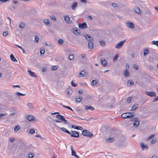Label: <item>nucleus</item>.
Returning <instances> with one entry per match:
<instances>
[{
	"label": "nucleus",
	"mask_w": 158,
	"mask_h": 158,
	"mask_svg": "<svg viewBox=\"0 0 158 158\" xmlns=\"http://www.w3.org/2000/svg\"><path fill=\"white\" fill-rule=\"evenodd\" d=\"M101 62L104 66H105L107 64L106 61L104 58H102L101 59Z\"/></svg>",
	"instance_id": "21"
},
{
	"label": "nucleus",
	"mask_w": 158,
	"mask_h": 158,
	"mask_svg": "<svg viewBox=\"0 0 158 158\" xmlns=\"http://www.w3.org/2000/svg\"><path fill=\"white\" fill-rule=\"evenodd\" d=\"M146 94L149 96H150L151 97H155L156 96V94L155 92H148V91H146L145 92Z\"/></svg>",
	"instance_id": "9"
},
{
	"label": "nucleus",
	"mask_w": 158,
	"mask_h": 158,
	"mask_svg": "<svg viewBox=\"0 0 158 158\" xmlns=\"http://www.w3.org/2000/svg\"><path fill=\"white\" fill-rule=\"evenodd\" d=\"M83 99L82 97L81 96H79V97L77 98H76V102L77 103H79L80 102L81 100Z\"/></svg>",
	"instance_id": "30"
},
{
	"label": "nucleus",
	"mask_w": 158,
	"mask_h": 158,
	"mask_svg": "<svg viewBox=\"0 0 158 158\" xmlns=\"http://www.w3.org/2000/svg\"><path fill=\"white\" fill-rule=\"evenodd\" d=\"M71 133L70 136L72 137L78 138L79 136V133L76 131H72Z\"/></svg>",
	"instance_id": "7"
},
{
	"label": "nucleus",
	"mask_w": 158,
	"mask_h": 158,
	"mask_svg": "<svg viewBox=\"0 0 158 158\" xmlns=\"http://www.w3.org/2000/svg\"><path fill=\"white\" fill-rule=\"evenodd\" d=\"M78 27L81 29H84L87 27V26L85 23L79 24Z\"/></svg>",
	"instance_id": "13"
},
{
	"label": "nucleus",
	"mask_w": 158,
	"mask_h": 158,
	"mask_svg": "<svg viewBox=\"0 0 158 158\" xmlns=\"http://www.w3.org/2000/svg\"><path fill=\"white\" fill-rule=\"evenodd\" d=\"M35 132L34 129H31L29 131V133L31 134L35 133Z\"/></svg>",
	"instance_id": "47"
},
{
	"label": "nucleus",
	"mask_w": 158,
	"mask_h": 158,
	"mask_svg": "<svg viewBox=\"0 0 158 158\" xmlns=\"http://www.w3.org/2000/svg\"><path fill=\"white\" fill-rule=\"evenodd\" d=\"M156 101H158V96L156 97L155 98H154L153 102H155Z\"/></svg>",
	"instance_id": "54"
},
{
	"label": "nucleus",
	"mask_w": 158,
	"mask_h": 158,
	"mask_svg": "<svg viewBox=\"0 0 158 158\" xmlns=\"http://www.w3.org/2000/svg\"><path fill=\"white\" fill-rule=\"evenodd\" d=\"M87 72L85 70H83L79 74L78 77H84L86 75H87Z\"/></svg>",
	"instance_id": "10"
},
{
	"label": "nucleus",
	"mask_w": 158,
	"mask_h": 158,
	"mask_svg": "<svg viewBox=\"0 0 158 158\" xmlns=\"http://www.w3.org/2000/svg\"><path fill=\"white\" fill-rule=\"evenodd\" d=\"M156 142V140L155 139H152L151 141V143L152 144Z\"/></svg>",
	"instance_id": "63"
},
{
	"label": "nucleus",
	"mask_w": 158,
	"mask_h": 158,
	"mask_svg": "<svg viewBox=\"0 0 158 158\" xmlns=\"http://www.w3.org/2000/svg\"><path fill=\"white\" fill-rule=\"evenodd\" d=\"M133 84L134 82L132 80H129L128 81L127 85L128 86L131 87L133 85Z\"/></svg>",
	"instance_id": "27"
},
{
	"label": "nucleus",
	"mask_w": 158,
	"mask_h": 158,
	"mask_svg": "<svg viewBox=\"0 0 158 158\" xmlns=\"http://www.w3.org/2000/svg\"><path fill=\"white\" fill-rule=\"evenodd\" d=\"M82 135L85 136H87L88 137L90 138L93 136V135L92 133H89V131L87 130H84L82 132Z\"/></svg>",
	"instance_id": "1"
},
{
	"label": "nucleus",
	"mask_w": 158,
	"mask_h": 158,
	"mask_svg": "<svg viewBox=\"0 0 158 158\" xmlns=\"http://www.w3.org/2000/svg\"><path fill=\"white\" fill-rule=\"evenodd\" d=\"M10 57L11 60L15 62L17 61L16 59L14 57L13 54H11L10 55Z\"/></svg>",
	"instance_id": "28"
},
{
	"label": "nucleus",
	"mask_w": 158,
	"mask_h": 158,
	"mask_svg": "<svg viewBox=\"0 0 158 158\" xmlns=\"http://www.w3.org/2000/svg\"><path fill=\"white\" fill-rule=\"evenodd\" d=\"M121 117L122 118H127V114L126 113L123 114L121 115Z\"/></svg>",
	"instance_id": "41"
},
{
	"label": "nucleus",
	"mask_w": 158,
	"mask_h": 158,
	"mask_svg": "<svg viewBox=\"0 0 158 158\" xmlns=\"http://www.w3.org/2000/svg\"><path fill=\"white\" fill-rule=\"evenodd\" d=\"M118 57V54L117 53L116 54L113 58V61L115 62L116 61L117 58Z\"/></svg>",
	"instance_id": "38"
},
{
	"label": "nucleus",
	"mask_w": 158,
	"mask_h": 158,
	"mask_svg": "<svg viewBox=\"0 0 158 158\" xmlns=\"http://www.w3.org/2000/svg\"><path fill=\"white\" fill-rule=\"evenodd\" d=\"M78 3L77 2H73L71 5V8L73 10H75L78 6Z\"/></svg>",
	"instance_id": "8"
},
{
	"label": "nucleus",
	"mask_w": 158,
	"mask_h": 158,
	"mask_svg": "<svg viewBox=\"0 0 158 158\" xmlns=\"http://www.w3.org/2000/svg\"><path fill=\"white\" fill-rule=\"evenodd\" d=\"M133 68L136 70H137L138 69V66L136 64L134 65Z\"/></svg>",
	"instance_id": "56"
},
{
	"label": "nucleus",
	"mask_w": 158,
	"mask_h": 158,
	"mask_svg": "<svg viewBox=\"0 0 158 158\" xmlns=\"http://www.w3.org/2000/svg\"><path fill=\"white\" fill-rule=\"evenodd\" d=\"M140 145L143 150H144L145 149H148V145L145 144L143 143H140Z\"/></svg>",
	"instance_id": "15"
},
{
	"label": "nucleus",
	"mask_w": 158,
	"mask_h": 158,
	"mask_svg": "<svg viewBox=\"0 0 158 158\" xmlns=\"http://www.w3.org/2000/svg\"><path fill=\"white\" fill-rule=\"evenodd\" d=\"M81 3H84V4H86L87 2V1L86 0H81Z\"/></svg>",
	"instance_id": "61"
},
{
	"label": "nucleus",
	"mask_w": 158,
	"mask_h": 158,
	"mask_svg": "<svg viewBox=\"0 0 158 158\" xmlns=\"http://www.w3.org/2000/svg\"><path fill=\"white\" fill-rule=\"evenodd\" d=\"M138 107V105L137 104H135L131 107V111H134Z\"/></svg>",
	"instance_id": "26"
},
{
	"label": "nucleus",
	"mask_w": 158,
	"mask_h": 158,
	"mask_svg": "<svg viewBox=\"0 0 158 158\" xmlns=\"http://www.w3.org/2000/svg\"><path fill=\"white\" fill-rule=\"evenodd\" d=\"M151 158H158L157 156L155 155H153L151 157Z\"/></svg>",
	"instance_id": "64"
},
{
	"label": "nucleus",
	"mask_w": 158,
	"mask_h": 158,
	"mask_svg": "<svg viewBox=\"0 0 158 158\" xmlns=\"http://www.w3.org/2000/svg\"><path fill=\"white\" fill-rule=\"evenodd\" d=\"M133 121L134 122L133 126L135 127H137L139 124L140 121L138 120V118L137 117L134 118L133 119Z\"/></svg>",
	"instance_id": "4"
},
{
	"label": "nucleus",
	"mask_w": 158,
	"mask_h": 158,
	"mask_svg": "<svg viewBox=\"0 0 158 158\" xmlns=\"http://www.w3.org/2000/svg\"><path fill=\"white\" fill-rule=\"evenodd\" d=\"M71 84L72 85V86H74V87H76L77 85L75 83H74L73 82V81H72L71 82Z\"/></svg>",
	"instance_id": "58"
},
{
	"label": "nucleus",
	"mask_w": 158,
	"mask_h": 158,
	"mask_svg": "<svg viewBox=\"0 0 158 158\" xmlns=\"http://www.w3.org/2000/svg\"><path fill=\"white\" fill-rule=\"evenodd\" d=\"M27 72L28 73L29 75L31 76L32 77H37V76L35 74V73L30 70H27Z\"/></svg>",
	"instance_id": "18"
},
{
	"label": "nucleus",
	"mask_w": 158,
	"mask_h": 158,
	"mask_svg": "<svg viewBox=\"0 0 158 158\" xmlns=\"http://www.w3.org/2000/svg\"><path fill=\"white\" fill-rule=\"evenodd\" d=\"M85 108L86 110H93L94 109V107L91 106H85Z\"/></svg>",
	"instance_id": "25"
},
{
	"label": "nucleus",
	"mask_w": 158,
	"mask_h": 158,
	"mask_svg": "<svg viewBox=\"0 0 158 158\" xmlns=\"http://www.w3.org/2000/svg\"><path fill=\"white\" fill-rule=\"evenodd\" d=\"M60 104V105H62L63 106V107H64V108H67V109H69V110H71L73 111V110H72V109L69 106H65V105H63L62 104Z\"/></svg>",
	"instance_id": "39"
},
{
	"label": "nucleus",
	"mask_w": 158,
	"mask_h": 158,
	"mask_svg": "<svg viewBox=\"0 0 158 158\" xmlns=\"http://www.w3.org/2000/svg\"><path fill=\"white\" fill-rule=\"evenodd\" d=\"M155 136V134H153L149 136L147 139V140H150L152 138Z\"/></svg>",
	"instance_id": "48"
},
{
	"label": "nucleus",
	"mask_w": 158,
	"mask_h": 158,
	"mask_svg": "<svg viewBox=\"0 0 158 158\" xmlns=\"http://www.w3.org/2000/svg\"><path fill=\"white\" fill-rule=\"evenodd\" d=\"M27 105L29 108H34L33 105L31 103H28L27 104Z\"/></svg>",
	"instance_id": "36"
},
{
	"label": "nucleus",
	"mask_w": 158,
	"mask_h": 158,
	"mask_svg": "<svg viewBox=\"0 0 158 158\" xmlns=\"http://www.w3.org/2000/svg\"><path fill=\"white\" fill-rule=\"evenodd\" d=\"M57 69V67L56 66H54L52 68V70H56Z\"/></svg>",
	"instance_id": "59"
},
{
	"label": "nucleus",
	"mask_w": 158,
	"mask_h": 158,
	"mask_svg": "<svg viewBox=\"0 0 158 158\" xmlns=\"http://www.w3.org/2000/svg\"><path fill=\"white\" fill-rule=\"evenodd\" d=\"M25 26V24L23 22H20L19 23V27L21 29L23 28Z\"/></svg>",
	"instance_id": "33"
},
{
	"label": "nucleus",
	"mask_w": 158,
	"mask_h": 158,
	"mask_svg": "<svg viewBox=\"0 0 158 158\" xmlns=\"http://www.w3.org/2000/svg\"><path fill=\"white\" fill-rule=\"evenodd\" d=\"M45 52L44 48H41L40 49V55H42V54L44 55Z\"/></svg>",
	"instance_id": "29"
},
{
	"label": "nucleus",
	"mask_w": 158,
	"mask_h": 158,
	"mask_svg": "<svg viewBox=\"0 0 158 158\" xmlns=\"http://www.w3.org/2000/svg\"><path fill=\"white\" fill-rule=\"evenodd\" d=\"M3 20L0 16V26H2V24Z\"/></svg>",
	"instance_id": "55"
},
{
	"label": "nucleus",
	"mask_w": 158,
	"mask_h": 158,
	"mask_svg": "<svg viewBox=\"0 0 158 158\" xmlns=\"http://www.w3.org/2000/svg\"><path fill=\"white\" fill-rule=\"evenodd\" d=\"M44 23L46 25H48L50 23L49 20L47 19H44L43 21Z\"/></svg>",
	"instance_id": "31"
},
{
	"label": "nucleus",
	"mask_w": 158,
	"mask_h": 158,
	"mask_svg": "<svg viewBox=\"0 0 158 158\" xmlns=\"http://www.w3.org/2000/svg\"><path fill=\"white\" fill-rule=\"evenodd\" d=\"M8 31H6L3 32V35L4 36H6L8 34Z\"/></svg>",
	"instance_id": "51"
},
{
	"label": "nucleus",
	"mask_w": 158,
	"mask_h": 158,
	"mask_svg": "<svg viewBox=\"0 0 158 158\" xmlns=\"http://www.w3.org/2000/svg\"><path fill=\"white\" fill-rule=\"evenodd\" d=\"M14 140V138L13 137H11L10 138V141L11 142H13Z\"/></svg>",
	"instance_id": "60"
},
{
	"label": "nucleus",
	"mask_w": 158,
	"mask_h": 158,
	"mask_svg": "<svg viewBox=\"0 0 158 158\" xmlns=\"http://www.w3.org/2000/svg\"><path fill=\"white\" fill-rule=\"evenodd\" d=\"M74 56L73 55H69V58L70 60H72L74 58Z\"/></svg>",
	"instance_id": "45"
},
{
	"label": "nucleus",
	"mask_w": 158,
	"mask_h": 158,
	"mask_svg": "<svg viewBox=\"0 0 158 158\" xmlns=\"http://www.w3.org/2000/svg\"><path fill=\"white\" fill-rule=\"evenodd\" d=\"M132 99V97H129L128 98L127 100V102L128 103H129L131 102V100Z\"/></svg>",
	"instance_id": "53"
},
{
	"label": "nucleus",
	"mask_w": 158,
	"mask_h": 158,
	"mask_svg": "<svg viewBox=\"0 0 158 158\" xmlns=\"http://www.w3.org/2000/svg\"><path fill=\"white\" fill-rule=\"evenodd\" d=\"M123 73L125 77H129L130 76L128 70L127 69H125L124 72L123 71Z\"/></svg>",
	"instance_id": "19"
},
{
	"label": "nucleus",
	"mask_w": 158,
	"mask_h": 158,
	"mask_svg": "<svg viewBox=\"0 0 158 158\" xmlns=\"http://www.w3.org/2000/svg\"><path fill=\"white\" fill-rule=\"evenodd\" d=\"M134 10L139 15H140L141 13V11L140 8L138 7H135L134 8Z\"/></svg>",
	"instance_id": "17"
},
{
	"label": "nucleus",
	"mask_w": 158,
	"mask_h": 158,
	"mask_svg": "<svg viewBox=\"0 0 158 158\" xmlns=\"http://www.w3.org/2000/svg\"><path fill=\"white\" fill-rule=\"evenodd\" d=\"M64 42V41L62 39H60L58 40V43L60 45L62 44Z\"/></svg>",
	"instance_id": "37"
},
{
	"label": "nucleus",
	"mask_w": 158,
	"mask_h": 158,
	"mask_svg": "<svg viewBox=\"0 0 158 158\" xmlns=\"http://www.w3.org/2000/svg\"><path fill=\"white\" fill-rule=\"evenodd\" d=\"M63 18L66 23L68 24L72 23V21L71 20L70 17L68 15L64 16Z\"/></svg>",
	"instance_id": "5"
},
{
	"label": "nucleus",
	"mask_w": 158,
	"mask_h": 158,
	"mask_svg": "<svg viewBox=\"0 0 158 158\" xmlns=\"http://www.w3.org/2000/svg\"><path fill=\"white\" fill-rule=\"evenodd\" d=\"M76 152L73 150H72V155L73 156H75L76 155Z\"/></svg>",
	"instance_id": "52"
},
{
	"label": "nucleus",
	"mask_w": 158,
	"mask_h": 158,
	"mask_svg": "<svg viewBox=\"0 0 158 158\" xmlns=\"http://www.w3.org/2000/svg\"><path fill=\"white\" fill-rule=\"evenodd\" d=\"M149 53V51L148 48H146L144 49L143 54L144 56H146Z\"/></svg>",
	"instance_id": "24"
},
{
	"label": "nucleus",
	"mask_w": 158,
	"mask_h": 158,
	"mask_svg": "<svg viewBox=\"0 0 158 158\" xmlns=\"http://www.w3.org/2000/svg\"><path fill=\"white\" fill-rule=\"evenodd\" d=\"M152 44L158 46V41H153L152 42Z\"/></svg>",
	"instance_id": "40"
},
{
	"label": "nucleus",
	"mask_w": 158,
	"mask_h": 158,
	"mask_svg": "<svg viewBox=\"0 0 158 158\" xmlns=\"http://www.w3.org/2000/svg\"><path fill=\"white\" fill-rule=\"evenodd\" d=\"M61 129L63 131L69 134H71L70 132L69 131L66 130L65 128L62 127L61 128Z\"/></svg>",
	"instance_id": "32"
},
{
	"label": "nucleus",
	"mask_w": 158,
	"mask_h": 158,
	"mask_svg": "<svg viewBox=\"0 0 158 158\" xmlns=\"http://www.w3.org/2000/svg\"><path fill=\"white\" fill-rule=\"evenodd\" d=\"M56 117L59 120L64 122V124H68V121L65 120L64 116L61 115L60 114H58L56 115Z\"/></svg>",
	"instance_id": "2"
},
{
	"label": "nucleus",
	"mask_w": 158,
	"mask_h": 158,
	"mask_svg": "<svg viewBox=\"0 0 158 158\" xmlns=\"http://www.w3.org/2000/svg\"><path fill=\"white\" fill-rule=\"evenodd\" d=\"M72 31L73 32V33H74L75 35H78L80 33V30L78 29V30L77 29V28H76V29H72Z\"/></svg>",
	"instance_id": "20"
},
{
	"label": "nucleus",
	"mask_w": 158,
	"mask_h": 158,
	"mask_svg": "<svg viewBox=\"0 0 158 158\" xmlns=\"http://www.w3.org/2000/svg\"><path fill=\"white\" fill-rule=\"evenodd\" d=\"M26 118L30 121H34L35 119V118L34 116L30 115H27Z\"/></svg>",
	"instance_id": "16"
},
{
	"label": "nucleus",
	"mask_w": 158,
	"mask_h": 158,
	"mask_svg": "<svg viewBox=\"0 0 158 158\" xmlns=\"http://www.w3.org/2000/svg\"><path fill=\"white\" fill-rule=\"evenodd\" d=\"M72 127L73 128L79 130H82L83 129L82 127L80 126H73V125H72Z\"/></svg>",
	"instance_id": "22"
},
{
	"label": "nucleus",
	"mask_w": 158,
	"mask_h": 158,
	"mask_svg": "<svg viewBox=\"0 0 158 158\" xmlns=\"http://www.w3.org/2000/svg\"><path fill=\"white\" fill-rule=\"evenodd\" d=\"M20 128V127L19 125L16 126L14 128L15 132H17Z\"/></svg>",
	"instance_id": "34"
},
{
	"label": "nucleus",
	"mask_w": 158,
	"mask_h": 158,
	"mask_svg": "<svg viewBox=\"0 0 158 158\" xmlns=\"http://www.w3.org/2000/svg\"><path fill=\"white\" fill-rule=\"evenodd\" d=\"M19 48H20V49H21L23 52V53H25V51L24 50V49L20 46H19V45H16Z\"/></svg>",
	"instance_id": "42"
},
{
	"label": "nucleus",
	"mask_w": 158,
	"mask_h": 158,
	"mask_svg": "<svg viewBox=\"0 0 158 158\" xmlns=\"http://www.w3.org/2000/svg\"><path fill=\"white\" fill-rule=\"evenodd\" d=\"M127 114V118H132L135 116V114L134 112L126 113Z\"/></svg>",
	"instance_id": "12"
},
{
	"label": "nucleus",
	"mask_w": 158,
	"mask_h": 158,
	"mask_svg": "<svg viewBox=\"0 0 158 158\" xmlns=\"http://www.w3.org/2000/svg\"><path fill=\"white\" fill-rule=\"evenodd\" d=\"M126 40H125L118 43L115 47V48L118 49L121 48L123 45Z\"/></svg>",
	"instance_id": "3"
},
{
	"label": "nucleus",
	"mask_w": 158,
	"mask_h": 158,
	"mask_svg": "<svg viewBox=\"0 0 158 158\" xmlns=\"http://www.w3.org/2000/svg\"><path fill=\"white\" fill-rule=\"evenodd\" d=\"M16 94L19 96H20L21 95L25 96L26 95L25 94H21V93H20V92H16Z\"/></svg>",
	"instance_id": "46"
},
{
	"label": "nucleus",
	"mask_w": 158,
	"mask_h": 158,
	"mask_svg": "<svg viewBox=\"0 0 158 158\" xmlns=\"http://www.w3.org/2000/svg\"><path fill=\"white\" fill-rule=\"evenodd\" d=\"M126 69H127V70H128L129 67V65L128 63H127L126 64Z\"/></svg>",
	"instance_id": "57"
},
{
	"label": "nucleus",
	"mask_w": 158,
	"mask_h": 158,
	"mask_svg": "<svg viewBox=\"0 0 158 158\" xmlns=\"http://www.w3.org/2000/svg\"><path fill=\"white\" fill-rule=\"evenodd\" d=\"M84 37L88 41V42L94 41V39L89 34H87L85 35V36H84Z\"/></svg>",
	"instance_id": "11"
},
{
	"label": "nucleus",
	"mask_w": 158,
	"mask_h": 158,
	"mask_svg": "<svg viewBox=\"0 0 158 158\" xmlns=\"http://www.w3.org/2000/svg\"><path fill=\"white\" fill-rule=\"evenodd\" d=\"M127 26L130 28H133L134 27L135 25L133 23L129 21L126 22Z\"/></svg>",
	"instance_id": "6"
},
{
	"label": "nucleus",
	"mask_w": 158,
	"mask_h": 158,
	"mask_svg": "<svg viewBox=\"0 0 158 158\" xmlns=\"http://www.w3.org/2000/svg\"><path fill=\"white\" fill-rule=\"evenodd\" d=\"M9 0H0V1L2 3H5Z\"/></svg>",
	"instance_id": "62"
},
{
	"label": "nucleus",
	"mask_w": 158,
	"mask_h": 158,
	"mask_svg": "<svg viewBox=\"0 0 158 158\" xmlns=\"http://www.w3.org/2000/svg\"><path fill=\"white\" fill-rule=\"evenodd\" d=\"M39 40V37L38 36L36 35L35 36V41L36 42H38Z\"/></svg>",
	"instance_id": "44"
},
{
	"label": "nucleus",
	"mask_w": 158,
	"mask_h": 158,
	"mask_svg": "<svg viewBox=\"0 0 158 158\" xmlns=\"http://www.w3.org/2000/svg\"><path fill=\"white\" fill-rule=\"evenodd\" d=\"M100 44L101 45L103 46H105V41H100Z\"/></svg>",
	"instance_id": "49"
},
{
	"label": "nucleus",
	"mask_w": 158,
	"mask_h": 158,
	"mask_svg": "<svg viewBox=\"0 0 158 158\" xmlns=\"http://www.w3.org/2000/svg\"><path fill=\"white\" fill-rule=\"evenodd\" d=\"M114 138L113 137H110L106 139V142L108 143H110L112 142L114 140Z\"/></svg>",
	"instance_id": "23"
},
{
	"label": "nucleus",
	"mask_w": 158,
	"mask_h": 158,
	"mask_svg": "<svg viewBox=\"0 0 158 158\" xmlns=\"http://www.w3.org/2000/svg\"><path fill=\"white\" fill-rule=\"evenodd\" d=\"M98 82V81L97 80H93L91 83V84L93 85H95Z\"/></svg>",
	"instance_id": "35"
},
{
	"label": "nucleus",
	"mask_w": 158,
	"mask_h": 158,
	"mask_svg": "<svg viewBox=\"0 0 158 158\" xmlns=\"http://www.w3.org/2000/svg\"><path fill=\"white\" fill-rule=\"evenodd\" d=\"M50 18L51 19L53 20L54 21H56V19L55 16L53 15L51 16H50Z\"/></svg>",
	"instance_id": "43"
},
{
	"label": "nucleus",
	"mask_w": 158,
	"mask_h": 158,
	"mask_svg": "<svg viewBox=\"0 0 158 158\" xmlns=\"http://www.w3.org/2000/svg\"><path fill=\"white\" fill-rule=\"evenodd\" d=\"M28 156L29 158H32L34 156L33 154L31 153L28 154Z\"/></svg>",
	"instance_id": "50"
},
{
	"label": "nucleus",
	"mask_w": 158,
	"mask_h": 158,
	"mask_svg": "<svg viewBox=\"0 0 158 158\" xmlns=\"http://www.w3.org/2000/svg\"><path fill=\"white\" fill-rule=\"evenodd\" d=\"M94 41H92L90 42H88V47L90 49H92L94 47Z\"/></svg>",
	"instance_id": "14"
}]
</instances>
